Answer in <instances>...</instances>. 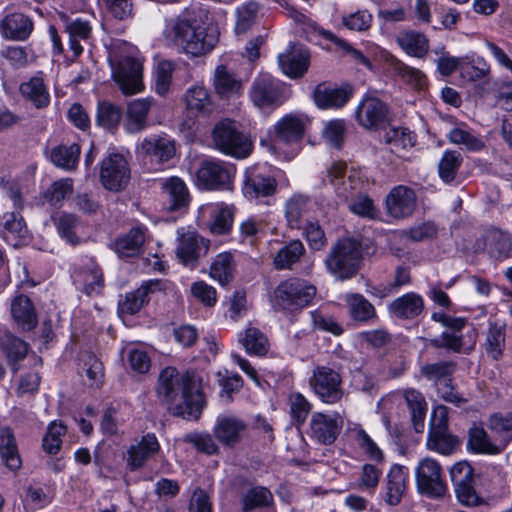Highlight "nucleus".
<instances>
[{
    "mask_svg": "<svg viewBox=\"0 0 512 512\" xmlns=\"http://www.w3.org/2000/svg\"><path fill=\"white\" fill-rule=\"evenodd\" d=\"M158 396L174 404V413L187 420H198L206 405L199 384L189 374H180L173 367L164 368L158 380Z\"/></svg>",
    "mask_w": 512,
    "mask_h": 512,
    "instance_id": "f257e3e1",
    "label": "nucleus"
},
{
    "mask_svg": "<svg viewBox=\"0 0 512 512\" xmlns=\"http://www.w3.org/2000/svg\"><path fill=\"white\" fill-rule=\"evenodd\" d=\"M167 37L186 54L201 56L209 53L217 44L218 36L214 31L197 25L186 18H177L167 28Z\"/></svg>",
    "mask_w": 512,
    "mask_h": 512,
    "instance_id": "f03ea898",
    "label": "nucleus"
},
{
    "mask_svg": "<svg viewBox=\"0 0 512 512\" xmlns=\"http://www.w3.org/2000/svg\"><path fill=\"white\" fill-rule=\"evenodd\" d=\"M362 259L361 245L355 239L345 237L339 239L325 259L329 273L339 280H347L355 276Z\"/></svg>",
    "mask_w": 512,
    "mask_h": 512,
    "instance_id": "7ed1b4c3",
    "label": "nucleus"
},
{
    "mask_svg": "<svg viewBox=\"0 0 512 512\" xmlns=\"http://www.w3.org/2000/svg\"><path fill=\"white\" fill-rule=\"evenodd\" d=\"M211 137L216 150L237 159L247 158L253 149L249 136L241 130L238 123L230 119L216 123Z\"/></svg>",
    "mask_w": 512,
    "mask_h": 512,
    "instance_id": "20e7f679",
    "label": "nucleus"
},
{
    "mask_svg": "<svg viewBox=\"0 0 512 512\" xmlns=\"http://www.w3.org/2000/svg\"><path fill=\"white\" fill-rule=\"evenodd\" d=\"M110 63L113 78L124 94L132 95L144 89L143 60L134 55L132 47H129L126 55L119 58H117L115 52H112Z\"/></svg>",
    "mask_w": 512,
    "mask_h": 512,
    "instance_id": "39448f33",
    "label": "nucleus"
},
{
    "mask_svg": "<svg viewBox=\"0 0 512 512\" xmlns=\"http://www.w3.org/2000/svg\"><path fill=\"white\" fill-rule=\"evenodd\" d=\"M316 295V287L301 278L282 281L274 292V307L278 310L295 312L310 305Z\"/></svg>",
    "mask_w": 512,
    "mask_h": 512,
    "instance_id": "423d86ee",
    "label": "nucleus"
},
{
    "mask_svg": "<svg viewBox=\"0 0 512 512\" xmlns=\"http://www.w3.org/2000/svg\"><path fill=\"white\" fill-rule=\"evenodd\" d=\"M236 168L233 164L208 158L200 162L195 174V183L199 189L207 191H228L233 188Z\"/></svg>",
    "mask_w": 512,
    "mask_h": 512,
    "instance_id": "0eeeda50",
    "label": "nucleus"
},
{
    "mask_svg": "<svg viewBox=\"0 0 512 512\" xmlns=\"http://www.w3.org/2000/svg\"><path fill=\"white\" fill-rule=\"evenodd\" d=\"M415 483L420 494L429 498H441L448 487L440 463L432 457L421 459L415 467Z\"/></svg>",
    "mask_w": 512,
    "mask_h": 512,
    "instance_id": "6e6552de",
    "label": "nucleus"
},
{
    "mask_svg": "<svg viewBox=\"0 0 512 512\" xmlns=\"http://www.w3.org/2000/svg\"><path fill=\"white\" fill-rule=\"evenodd\" d=\"M309 386L316 397L327 405L337 404L344 396L340 373L328 366H316L309 378Z\"/></svg>",
    "mask_w": 512,
    "mask_h": 512,
    "instance_id": "1a4fd4ad",
    "label": "nucleus"
},
{
    "mask_svg": "<svg viewBox=\"0 0 512 512\" xmlns=\"http://www.w3.org/2000/svg\"><path fill=\"white\" fill-rule=\"evenodd\" d=\"M249 96L258 108H276L286 100V85L270 74H260L253 80Z\"/></svg>",
    "mask_w": 512,
    "mask_h": 512,
    "instance_id": "9d476101",
    "label": "nucleus"
},
{
    "mask_svg": "<svg viewBox=\"0 0 512 512\" xmlns=\"http://www.w3.org/2000/svg\"><path fill=\"white\" fill-rule=\"evenodd\" d=\"M137 154L151 170H159L176 153L175 142L166 135L152 134L145 137L136 148Z\"/></svg>",
    "mask_w": 512,
    "mask_h": 512,
    "instance_id": "9b49d317",
    "label": "nucleus"
},
{
    "mask_svg": "<svg viewBox=\"0 0 512 512\" xmlns=\"http://www.w3.org/2000/svg\"><path fill=\"white\" fill-rule=\"evenodd\" d=\"M177 234L176 256L181 264L193 269L198 265L199 259L207 254L210 241L197 231L184 227L179 228Z\"/></svg>",
    "mask_w": 512,
    "mask_h": 512,
    "instance_id": "f8f14e48",
    "label": "nucleus"
},
{
    "mask_svg": "<svg viewBox=\"0 0 512 512\" xmlns=\"http://www.w3.org/2000/svg\"><path fill=\"white\" fill-rule=\"evenodd\" d=\"M131 170L126 158L112 153L104 158L100 166V182L109 191L119 192L129 183Z\"/></svg>",
    "mask_w": 512,
    "mask_h": 512,
    "instance_id": "ddd939ff",
    "label": "nucleus"
},
{
    "mask_svg": "<svg viewBox=\"0 0 512 512\" xmlns=\"http://www.w3.org/2000/svg\"><path fill=\"white\" fill-rule=\"evenodd\" d=\"M451 481L459 502L465 506H478L482 498L474 487V470L464 461L455 463L450 469Z\"/></svg>",
    "mask_w": 512,
    "mask_h": 512,
    "instance_id": "4468645a",
    "label": "nucleus"
},
{
    "mask_svg": "<svg viewBox=\"0 0 512 512\" xmlns=\"http://www.w3.org/2000/svg\"><path fill=\"white\" fill-rule=\"evenodd\" d=\"M72 277L74 283L89 296L99 295L104 288L103 271L93 257H82Z\"/></svg>",
    "mask_w": 512,
    "mask_h": 512,
    "instance_id": "2eb2a0df",
    "label": "nucleus"
},
{
    "mask_svg": "<svg viewBox=\"0 0 512 512\" xmlns=\"http://www.w3.org/2000/svg\"><path fill=\"white\" fill-rule=\"evenodd\" d=\"M10 317L15 327L22 333L33 331L39 322L38 312L31 298L16 292L10 299Z\"/></svg>",
    "mask_w": 512,
    "mask_h": 512,
    "instance_id": "dca6fc26",
    "label": "nucleus"
},
{
    "mask_svg": "<svg viewBox=\"0 0 512 512\" xmlns=\"http://www.w3.org/2000/svg\"><path fill=\"white\" fill-rule=\"evenodd\" d=\"M343 427V418L339 413L326 414L315 412L309 424L310 437L323 445L333 444Z\"/></svg>",
    "mask_w": 512,
    "mask_h": 512,
    "instance_id": "f3484780",
    "label": "nucleus"
},
{
    "mask_svg": "<svg viewBox=\"0 0 512 512\" xmlns=\"http://www.w3.org/2000/svg\"><path fill=\"white\" fill-rule=\"evenodd\" d=\"M159 451L160 444L156 435L154 433H146L127 448L124 454L127 469L131 472L140 470Z\"/></svg>",
    "mask_w": 512,
    "mask_h": 512,
    "instance_id": "a211bd4d",
    "label": "nucleus"
},
{
    "mask_svg": "<svg viewBox=\"0 0 512 512\" xmlns=\"http://www.w3.org/2000/svg\"><path fill=\"white\" fill-rule=\"evenodd\" d=\"M248 429L247 422L235 414H220L213 427L214 437L225 447L236 446Z\"/></svg>",
    "mask_w": 512,
    "mask_h": 512,
    "instance_id": "6ab92c4d",
    "label": "nucleus"
},
{
    "mask_svg": "<svg viewBox=\"0 0 512 512\" xmlns=\"http://www.w3.org/2000/svg\"><path fill=\"white\" fill-rule=\"evenodd\" d=\"M409 486V469L400 464H394L386 474L381 490L384 502L389 506L401 503Z\"/></svg>",
    "mask_w": 512,
    "mask_h": 512,
    "instance_id": "aec40b11",
    "label": "nucleus"
},
{
    "mask_svg": "<svg viewBox=\"0 0 512 512\" xmlns=\"http://www.w3.org/2000/svg\"><path fill=\"white\" fill-rule=\"evenodd\" d=\"M388 109L384 102L365 96L355 110L357 122L366 129H378L387 121Z\"/></svg>",
    "mask_w": 512,
    "mask_h": 512,
    "instance_id": "412c9836",
    "label": "nucleus"
},
{
    "mask_svg": "<svg viewBox=\"0 0 512 512\" xmlns=\"http://www.w3.org/2000/svg\"><path fill=\"white\" fill-rule=\"evenodd\" d=\"M306 123L297 115L287 114L274 126L275 143L293 146L296 153L304 136Z\"/></svg>",
    "mask_w": 512,
    "mask_h": 512,
    "instance_id": "4be33fe9",
    "label": "nucleus"
},
{
    "mask_svg": "<svg viewBox=\"0 0 512 512\" xmlns=\"http://www.w3.org/2000/svg\"><path fill=\"white\" fill-rule=\"evenodd\" d=\"M346 164L344 162H334L327 170L324 183L327 181L334 187L338 197L347 200L353 198L355 193L361 188L362 181L355 173L345 177Z\"/></svg>",
    "mask_w": 512,
    "mask_h": 512,
    "instance_id": "5701e85b",
    "label": "nucleus"
},
{
    "mask_svg": "<svg viewBox=\"0 0 512 512\" xmlns=\"http://www.w3.org/2000/svg\"><path fill=\"white\" fill-rule=\"evenodd\" d=\"M34 29L32 19L20 12L6 11L0 20V34L13 41H25Z\"/></svg>",
    "mask_w": 512,
    "mask_h": 512,
    "instance_id": "b1692460",
    "label": "nucleus"
},
{
    "mask_svg": "<svg viewBox=\"0 0 512 512\" xmlns=\"http://www.w3.org/2000/svg\"><path fill=\"white\" fill-rule=\"evenodd\" d=\"M386 207L390 216L396 219L410 217L416 208V194L413 189L398 185L386 197Z\"/></svg>",
    "mask_w": 512,
    "mask_h": 512,
    "instance_id": "393cba45",
    "label": "nucleus"
},
{
    "mask_svg": "<svg viewBox=\"0 0 512 512\" xmlns=\"http://www.w3.org/2000/svg\"><path fill=\"white\" fill-rule=\"evenodd\" d=\"M276 187L277 182L275 178L256 167L248 170L246 173L243 194L249 200H257L260 197L273 195Z\"/></svg>",
    "mask_w": 512,
    "mask_h": 512,
    "instance_id": "a878e982",
    "label": "nucleus"
},
{
    "mask_svg": "<svg viewBox=\"0 0 512 512\" xmlns=\"http://www.w3.org/2000/svg\"><path fill=\"white\" fill-rule=\"evenodd\" d=\"M353 94L350 86H334L326 83L317 85L314 90V101L321 109H338L348 103Z\"/></svg>",
    "mask_w": 512,
    "mask_h": 512,
    "instance_id": "bb28decb",
    "label": "nucleus"
},
{
    "mask_svg": "<svg viewBox=\"0 0 512 512\" xmlns=\"http://www.w3.org/2000/svg\"><path fill=\"white\" fill-rule=\"evenodd\" d=\"M278 64L283 74L288 77H302L310 64L309 51L301 46H291L278 55Z\"/></svg>",
    "mask_w": 512,
    "mask_h": 512,
    "instance_id": "cd10ccee",
    "label": "nucleus"
},
{
    "mask_svg": "<svg viewBox=\"0 0 512 512\" xmlns=\"http://www.w3.org/2000/svg\"><path fill=\"white\" fill-rule=\"evenodd\" d=\"M154 104L152 98H139L127 104L124 127L129 133H139L148 126V114Z\"/></svg>",
    "mask_w": 512,
    "mask_h": 512,
    "instance_id": "c85d7f7f",
    "label": "nucleus"
},
{
    "mask_svg": "<svg viewBox=\"0 0 512 512\" xmlns=\"http://www.w3.org/2000/svg\"><path fill=\"white\" fill-rule=\"evenodd\" d=\"M424 309V300L416 292H408L397 297L388 305L389 313L401 320H413L421 315Z\"/></svg>",
    "mask_w": 512,
    "mask_h": 512,
    "instance_id": "c756f323",
    "label": "nucleus"
},
{
    "mask_svg": "<svg viewBox=\"0 0 512 512\" xmlns=\"http://www.w3.org/2000/svg\"><path fill=\"white\" fill-rule=\"evenodd\" d=\"M164 288L161 280H149L143 283L138 289L127 293L125 299L120 302V310L123 313L134 315L150 300V294Z\"/></svg>",
    "mask_w": 512,
    "mask_h": 512,
    "instance_id": "7c9ffc66",
    "label": "nucleus"
},
{
    "mask_svg": "<svg viewBox=\"0 0 512 512\" xmlns=\"http://www.w3.org/2000/svg\"><path fill=\"white\" fill-rule=\"evenodd\" d=\"M19 91L21 96L37 109H43L50 104V94L42 72L22 82Z\"/></svg>",
    "mask_w": 512,
    "mask_h": 512,
    "instance_id": "2f4dec72",
    "label": "nucleus"
},
{
    "mask_svg": "<svg viewBox=\"0 0 512 512\" xmlns=\"http://www.w3.org/2000/svg\"><path fill=\"white\" fill-rule=\"evenodd\" d=\"M170 211L185 210L190 203V194L185 182L176 176L165 179L161 183Z\"/></svg>",
    "mask_w": 512,
    "mask_h": 512,
    "instance_id": "473e14b6",
    "label": "nucleus"
},
{
    "mask_svg": "<svg viewBox=\"0 0 512 512\" xmlns=\"http://www.w3.org/2000/svg\"><path fill=\"white\" fill-rule=\"evenodd\" d=\"M65 33L68 35L69 49L73 52V57L80 56L83 52V43H88L92 35V26L89 20L76 17L67 19L65 23Z\"/></svg>",
    "mask_w": 512,
    "mask_h": 512,
    "instance_id": "72a5a7b5",
    "label": "nucleus"
},
{
    "mask_svg": "<svg viewBox=\"0 0 512 512\" xmlns=\"http://www.w3.org/2000/svg\"><path fill=\"white\" fill-rule=\"evenodd\" d=\"M0 349L11 368L17 371L18 364L26 358L30 345L11 331H5L0 336Z\"/></svg>",
    "mask_w": 512,
    "mask_h": 512,
    "instance_id": "f704fd0d",
    "label": "nucleus"
},
{
    "mask_svg": "<svg viewBox=\"0 0 512 512\" xmlns=\"http://www.w3.org/2000/svg\"><path fill=\"white\" fill-rule=\"evenodd\" d=\"M350 318L358 323L367 324L378 318L374 305L362 294L347 293L344 296Z\"/></svg>",
    "mask_w": 512,
    "mask_h": 512,
    "instance_id": "c9c22d12",
    "label": "nucleus"
},
{
    "mask_svg": "<svg viewBox=\"0 0 512 512\" xmlns=\"http://www.w3.org/2000/svg\"><path fill=\"white\" fill-rule=\"evenodd\" d=\"M213 86L217 95L221 98H230L239 95L242 90V82L227 66L221 64L215 68Z\"/></svg>",
    "mask_w": 512,
    "mask_h": 512,
    "instance_id": "e433bc0d",
    "label": "nucleus"
},
{
    "mask_svg": "<svg viewBox=\"0 0 512 512\" xmlns=\"http://www.w3.org/2000/svg\"><path fill=\"white\" fill-rule=\"evenodd\" d=\"M467 449L475 454L487 455H496L503 451L497 440H492L486 430L478 425L469 429Z\"/></svg>",
    "mask_w": 512,
    "mask_h": 512,
    "instance_id": "4c0bfd02",
    "label": "nucleus"
},
{
    "mask_svg": "<svg viewBox=\"0 0 512 512\" xmlns=\"http://www.w3.org/2000/svg\"><path fill=\"white\" fill-rule=\"evenodd\" d=\"M476 338V330L471 328L466 332V334L443 332L440 339H434L431 343L437 348H447L454 352H467L473 349L476 343Z\"/></svg>",
    "mask_w": 512,
    "mask_h": 512,
    "instance_id": "58836bf2",
    "label": "nucleus"
},
{
    "mask_svg": "<svg viewBox=\"0 0 512 512\" xmlns=\"http://www.w3.org/2000/svg\"><path fill=\"white\" fill-rule=\"evenodd\" d=\"M487 427L504 450L512 441V412L491 414L487 420Z\"/></svg>",
    "mask_w": 512,
    "mask_h": 512,
    "instance_id": "ea45409f",
    "label": "nucleus"
},
{
    "mask_svg": "<svg viewBox=\"0 0 512 512\" xmlns=\"http://www.w3.org/2000/svg\"><path fill=\"white\" fill-rule=\"evenodd\" d=\"M459 444L458 437L448 430L429 429L426 441L428 450L448 456L456 451Z\"/></svg>",
    "mask_w": 512,
    "mask_h": 512,
    "instance_id": "a19ab883",
    "label": "nucleus"
},
{
    "mask_svg": "<svg viewBox=\"0 0 512 512\" xmlns=\"http://www.w3.org/2000/svg\"><path fill=\"white\" fill-rule=\"evenodd\" d=\"M0 457L7 468L16 471L21 467V458L18 453V447L9 427L0 429Z\"/></svg>",
    "mask_w": 512,
    "mask_h": 512,
    "instance_id": "79ce46f5",
    "label": "nucleus"
},
{
    "mask_svg": "<svg viewBox=\"0 0 512 512\" xmlns=\"http://www.w3.org/2000/svg\"><path fill=\"white\" fill-rule=\"evenodd\" d=\"M81 154L80 145L73 143L71 145L60 144L50 150V161L56 166L66 171L74 170Z\"/></svg>",
    "mask_w": 512,
    "mask_h": 512,
    "instance_id": "37998d69",
    "label": "nucleus"
},
{
    "mask_svg": "<svg viewBox=\"0 0 512 512\" xmlns=\"http://www.w3.org/2000/svg\"><path fill=\"white\" fill-rule=\"evenodd\" d=\"M186 108L197 114H210L213 111V101L209 90L203 85H194L185 93Z\"/></svg>",
    "mask_w": 512,
    "mask_h": 512,
    "instance_id": "c03bdc74",
    "label": "nucleus"
},
{
    "mask_svg": "<svg viewBox=\"0 0 512 512\" xmlns=\"http://www.w3.org/2000/svg\"><path fill=\"white\" fill-rule=\"evenodd\" d=\"M2 230L1 235L7 241H15L14 246H17L18 241L25 239L28 234V229L24 218L18 212L5 213L2 217Z\"/></svg>",
    "mask_w": 512,
    "mask_h": 512,
    "instance_id": "a18cd8bd",
    "label": "nucleus"
},
{
    "mask_svg": "<svg viewBox=\"0 0 512 512\" xmlns=\"http://www.w3.org/2000/svg\"><path fill=\"white\" fill-rule=\"evenodd\" d=\"M404 399L411 412V419L416 432H421L424 428L428 405L423 394L414 389L408 388L404 391Z\"/></svg>",
    "mask_w": 512,
    "mask_h": 512,
    "instance_id": "49530a36",
    "label": "nucleus"
},
{
    "mask_svg": "<svg viewBox=\"0 0 512 512\" xmlns=\"http://www.w3.org/2000/svg\"><path fill=\"white\" fill-rule=\"evenodd\" d=\"M52 221L63 240L71 245L79 244L80 238L76 231L80 225V219L77 215L62 211L52 216Z\"/></svg>",
    "mask_w": 512,
    "mask_h": 512,
    "instance_id": "de8ad7c7",
    "label": "nucleus"
},
{
    "mask_svg": "<svg viewBox=\"0 0 512 512\" xmlns=\"http://www.w3.org/2000/svg\"><path fill=\"white\" fill-rule=\"evenodd\" d=\"M396 41L402 50L413 57L423 58L429 50V41L422 33L402 32L397 36Z\"/></svg>",
    "mask_w": 512,
    "mask_h": 512,
    "instance_id": "09e8293b",
    "label": "nucleus"
},
{
    "mask_svg": "<svg viewBox=\"0 0 512 512\" xmlns=\"http://www.w3.org/2000/svg\"><path fill=\"white\" fill-rule=\"evenodd\" d=\"M144 241L142 228L134 227L126 235L116 239L114 250L120 257H133L139 253Z\"/></svg>",
    "mask_w": 512,
    "mask_h": 512,
    "instance_id": "8fccbe9b",
    "label": "nucleus"
},
{
    "mask_svg": "<svg viewBox=\"0 0 512 512\" xmlns=\"http://www.w3.org/2000/svg\"><path fill=\"white\" fill-rule=\"evenodd\" d=\"M456 368V362L451 360L427 363L421 366L420 375L438 385L444 381H451Z\"/></svg>",
    "mask_w": 512,
    "mask_h": 512,
    "instance_id": "3c124183",
    "label": "nucleus"
},
{
    "mask_svg": "<svg viewBox=\"0 0 512 512\" xmlns=\"http://www.w3.org/2000/svg\"><path fill=\"white\" fill-rule=\"evenodd\" d=\"M239 342L249 355L264 356L269 350L267 337L255 327H248L241 333Z\"/></svg>",
    "mask_w": 512,
    "mask_h": 512,
    "instance_id": "603ef678",
    "label": "nucleus"
},
{
    "mask_svg": "<svg viewBox=\"0 0 512 512\" xmlns=\"http://www.w3.org/2000/svg\"><path fill=\"white\" fill-rule=\"evenodd\" d=\"M485 241L490 256L496 259H504L510 255L512 241L508 233L499 229H491L487 232Z\"/></svg>",
    "mask_w": 512,
    "mask_h": 512,
    "instance_id": "864d4df0",
    "label": "nucleus"
},
{
    "mask_svg": "<svg viewBox=\"0 0 512 512\" xmlns=\"http://www.w3.org/2000/svg\"><path fill=\"white\" fill-rule=\"evenodd\" d=\"M235 270V261L231 252L219 253L210 265V276L225 285L232 281Z\"/></svg>",
    "mask_w": 512,
    "mask_h": 512,
    "instance_id": "5fc2aeb1",
    "label": "nucleus"
},
{
    "mask_svg": "<svg viewBox=\"0 0 512 512\" xmlns=\"http://www.w3.org/2000/svg\"><path fill=\"white\" fill-rule=\"evenodd\" d=\"M123 113L118 105L108 101H101L97 106L96 124L105 130L114 132L117 130Z\"/></svg>",
    "mask_w": 512,
    "mask_h": 512,
    "instance_id": "6e6d98bb",
    "label": "nucleus"
},
{
    "mask_svg": "<svg viewBox=\"0 0 512 512\" xmlns=\"http://www.w3.org/2000/svg\"><path fill=\"white\" fill-rule=\"evenodd\" d=\"M505 324L499 322H489V328L486 336L485 350L488 356L494 360L502 357L505 348Z\"/></svg>",
    "mask_w": 512,
    "mask_h": 512,
    "instance_id": "4d7b16f0",
    "label": "nucleus"
},
{
    "mask_svg": "<svg viewBox=\"0 0 512 512\" xmlns=\"http://www.w3.org/2000/svg\"><path fill=\"white\" fill-rule=\"evenodd\" d=\"M305 248L300 240H292L282 246L274 257V265L278 270L290 269L293 264L299 262Z\"/></svg>",
    "mask_w": 512,
    "mask_h": 512,
    "instance_id": "13d9d810",
    "label": "nucleus"
},
{
    "mask_svg": "<svg viewBox=\"0 0 512 512\" xmlns=\"http://www.w3.org/2000/svg\"><path fill=\"white\" fill-rule=\"evenodd\" d=\"M384 138L395 153L412 148L417 141L416 134L406 127H392L386 131Z\"/></svg>",
    "mask_w": 512,
    "mask_h": 512,
    "instance_id": "bf43d9fd",
    "label": "nucleus"
},
{
    "mask_svg": "<svg viewBox=\"0 0 512 512\" xmlns=\"http://www.w3.org/2000/svg\"><path fill=\"white\" fill-rule=\"evenodd\" d=\"M267 229L268 223L264 218L251 216L240 225L241 240L253 245L266 235Z\"/></svg>",
    "mask_w": 512,
    "mask_h": 512,
    "instance_id": "052dcab7",
    "label": "nucleus"
},
{
    "mask_svg": "<svg viewBox=\"0 0 512 512\" xmlns=\"http://www.w3.org/2000/svg\"><path fill=\"white\" fill-rule=\"evenodd\" d=\"M460 73L468 81L484 79L490 73L489 63L481 56L461 59Z\"/></svg>",
    "mask_w": 512,
    "mask_h": 512,
    "instance_id": "680f3d73",
    "label": "nucleus"
},
{
    "mask_svg": "<svg viewBox=\"0 0 512 512\" xmlns=\"http://www.w3.org/2000/svg\"><path fill=\"white\" fill-rule=\"evenodd\" d=\"M74 190L73 179L62 178L54 181L44 193L45 200L54 207L60 208L63 201L70 197Z\"/></svg>",
    "mask_w": 512,
    "mask_h": 512,
    "instance_id": "e2e57ef3",
    "label": "nucleus"
},
{
    "mask_svg": "<svg viewBox=\"0 0 512 512\" xmlns=\"http://www.w3.org/2000/svg\"><path fill=\"white\" fill-rule=\"evenodd\" d=\"M448 140L455 145H462L470 152H478L484 148L485 143L481 137L469 129L454 127L447 135Z\"/></svg>",
    "mask_w": 512,
    "mask_h": 512,
    "instance_id": "0e129e2a",
    "label": "nucleus"
},
{
    "mask_svg": "<svg viewBox=\"0 0 512 512\" xmlns=\"http://www.w3.org/2000/svg\"><path fill=\"white\" fill-rule=\"evenodd\" d=\"M394 72L407 84L417 90L425 88L427 78L422 71L417 68L408 66L400 60L392 62Z\"/></svg>",
    "mask_w": 512,
    "mask_h": 512,
    "instance_id": "69168bd1",
    "label": "nucleus"
},
{
    "mask_svg": "<svg viewBox=\"0 0 512 512\" xmlns=\"http://www.w3.org/2000/svg\"><path fill=\"white\" fill-rule=\"evenodd\" d=\"M462 161V156L458 151H445L438 165L440 178L446 183L452 182L455 179Z\"/></svg>",
    "mask_w": 512,
    "mask_h": 512,
    "instance_id": "338daca9",
    "label": "nucleus"
},
{
    "mask_svg": "<svg viewBox=\"0 0 512 512\" xmlns=\"http://www.w3.org/2000/svg\"><path fill=\"white\" fill-rule=\"evenodd\" d=\"M66 434V426L62 422L52 421L42 440L43 450L50 454H57L62 445V436Z\"/></svg>",
    "mask_w": 512,
    "mask_h": 512,
    "instance_id": "774afa93",
    "label": "nucleus"
}]
</instances>
